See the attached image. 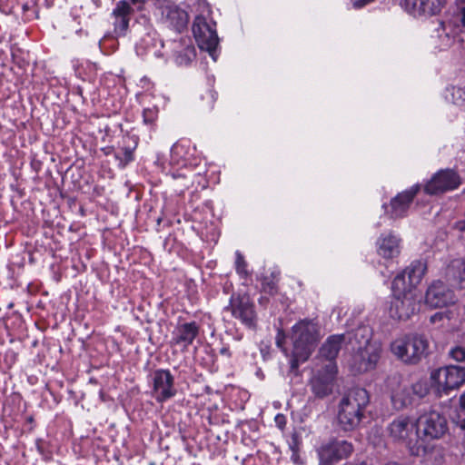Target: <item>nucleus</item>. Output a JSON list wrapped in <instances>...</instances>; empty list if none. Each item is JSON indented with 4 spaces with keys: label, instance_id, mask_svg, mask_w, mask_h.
<instances>
[{
    "label": "nucleus",
    "instance_id": "1",
    "mask_svg": "<svg viewBox=\"0 0 465 465\" xmlns=\"http://www.w3.org/2000/svg\"><path fill=\"white\" fill-rule=\"evenodd\" d=\"M320 333L317 323L312 320H301L292 327L293 342L291 369L295 371L301 363L305 362L314 351L319 341Z\"/></svg>",
    "mask_w": 465,
    "mask_h": 465
},
{
    "label": "nucleus",
    "instance_id": "2",
    "mask_svg": "<svg viewBox=\"0 0 465 465\" xmlns=\"http://www.w3.org/2000/svg\"><path fill=\"white\" fill-rule=\"evenodd\" d=\"M371 333L368 327L358 328L354 339L359 346L349 361V367L354 374L373 370L381 357V346L371 341Z\"/></svg>",
    "mask_w": 465,
    "mask_h": 465
},
{
    "label": "nucleus",
    "instance_id": "3",
    "mask_svg": "<svg viewBox=\"0 0 465 465\" xmlns=\"http://www.w3.org/2000/svg\"><path fill=\"white\" fill-rule=\"evenodd\" d=\"M369 401V393L362 388H353L343 395L338 411V422L343 430H351L360 424Z\"/></svg>",
    "mask_w": 465,
    "mask_h": 465
},
{
    "label": "nucleus",
    "instance_id": "4",
    "mask_svg": "<svg viewBox=\"0 0 465 465\" xmlns=\"http://www.w3.org/2000/svg\"><path fill=\"white\" fill-rule=\"evenodd\" d=\"M429 343L427 339L417 333L404 334L391 343V353L400 361L415 364L425 355Z\"/></svg>",
    "mask_w": 465,
    "mask_h": 465
},
{
    "label": "nucleus",
    "instance_id": "5",
    "mask_svg": "<svg viewBox=\"0 0 465 465\" xmlns=\"http://www.w3.org/2000/svg\"><path fill=\"white\" fill-rule=\"evenodd\" d=\"M193 33L199 48L206 51L215 62L219 45L216 23L203 15H197L193 25Z\"/></svg>",
    "mask_w": 465,
    "mask_h": 465
},
{
    "label": "nucleus",
    "instance_id": "6",
    "mask_svg": "<svg viewBox=\"0 0 465 465\" xmlns=\"http://www.w3.org/2000/svg\"><path fill=\"white\" fill-rule=\"evenodd\" d=\"M430 379L437 385L440 396L449 395L465 384V367L448 365L439 368L430 373Z\"/></svg>",
    "mask_w": 465,
    "mask_h": 465
},
{
    "label": "nucleus",
    "instance_id": "7",
    "mask_svg": "<svg viewBox=\"0 0 465 465\" xmlns=\"http://www.w3.org/2000/svg\"><path fill=\"white\" fill-rule=\"evenodd\" d=\"M151 395L159 403L173 398L177 393L174 377L169 370H155L151 375Z\"/></svg>",
    "mask_w": 465,
    "mask_h": 465
},
{
    "label": "nucleus",
    "instance_id": "8",
    "mask_svg": "<svg viewBox=\"0 0 465 465\" xmlns=\"http://www.w3.org/2000/svg\"><path fill=\"white\" fill-rule=\"evenodd\" d=\"M460 183V177L454 170H440L426 183L424 191L430 195L440 194L457 189Z\"/></svg>",
    "mask_w": 465,
    "mask_h": 465
},
{
    "label": "nucleus",
    "instance_id": "9",
    "mask_svg": "<svg viewBox=\"0 0 465 465\" xmlns=\"http://www.w3.org/2000/svg\"><path fill=\"white\" fill-rule=\"evenodd\" d=\"M353 451V446L347 440H332L318 449L320 465H333L347 459Z\"/></svg>",
    "mask_w": 465,
    "mask_h": 465
},
{
    "label": "nucleus",
    "instance_id": "10",
    "mask_svg": "<svg viewBox=\"0 0 465 465\" xmlns=\"http://www.w3.org/2000/svg\"><path fill=\"white\" fill-rule=\"evenodd\" d=\"M420 295L407 292L406 295H392L389 307V315L393 320L405 321L418 310Z\"/></svg>",
    "mask_w": 465,
    "mask_h": 465
},
{
    "label": "nucleus",
    "instance_id": "11",
    "mask_svg": "<svg viewBox=\"0 0 465 465\" xmlns=\"http://www.w3.org/2000/svg\"><path fill=\"white\" fill-rule=\"evenodd\" d=\"M232 315L240 320L248 328H254L256 325V313L254 305L246 295H232L229 305L225 308Z\"/></svg>",
    "mask_w": 465,
    "mask_h": 465
},
{
    "label": "nucleus",
    "instance_id": "12",
    "mask_svg": "<svg viewBox=\"0 0 465 465\" xmlns=\"http://www.w3.org/2000/svg\"><path fill=\"white\" fill-rule=\"evenodd\" d=\"M456 295L443 282L434 281L427 289L425 302L431 308H441L455 304Z\"/></svg>",
    "mask_w": 465,
    "mask_h": 465
},
{
    "label": "nucleus",
    "instance_id": "13",
    "mask_svg": "<svg viewBox=\"0 0 465 465\" xmlns=\"http://www.w3.org/2000/svg\"><path fill=\"white\" fill-rule=\"evenodd\" d=\"M418 430L431 439L441 437L447 430L446 419L438 411H430L420 416L416 422Z\"/></svg>",
    "mask_w": 465,
    "mask_h": 465
},
{
    "label": "nucleus",
    "instance_id": "14",
    "mask_svg": "<svg viewBox=\"0 0 465 465\" xmlns=\"http://www.w3.org/2000/svg\"><path fill=\"white\" fill-rule=\"evenodd\" d=\"M387 387L391 390V402L396 410H401L415 403L409 384L402 383L400 375L394 374L388 377Z\"/></svg>",
    "mask_w": 465,
    "mask_h": 465
},
{
    "label": "nucleus",
    "instance_id": "15",
    "mask_svg": "<svg viewBox=\"0 0 465 465\" xmlns=\"http://www.w3.org/2000/svg\"><path fill=\"white\" fill-rule=\"evenodd\" d=\"M200 333V325L196 322L177 324L172 332L171 344L187 350Z\"/></svg>",
    "mask_w": 465,
    "mask_h": 465
},
{
    "label": "nucleus",
    "instance_id": "16",
    "mask_svg": "<svg viewBox=\"0 0 465 465\" xmlns=\"http://www.w3.org/2000/svg\"><path fill=\"white\" fill-rule=\"evenodd\" d=\"M94 120L97 122L94 124L91 123L92 125L96 124L97 131H93L92 135L94 138V151L97 153L98 150L103 152L105 155L110 154L114 149L108 144L112 143L113 134L112 130L109 126L108 118L95 117Z\"/></svg>",
    "mask_w": 465,
    "mask_h": 465
},
{
    "label": "nucleus",
    "instance_id": "17",
    "mask_svg": "<svg viewBox=\"0 0 465 465\" xmlns=\"http://www.w3.org/2000/svg\"><path fill=\"white\" fill-rule=\"evenodd\" d=\"M172 58L179 66L189 65L196 57L195 48L188 37H181L170 43Z\"/></svg>",
    "mask_w": 465,
    "mask_h": 465
},
{
    "label": "nucleus",
    "instance_id": "18",
    "mask_svg": "<svg viewBox=\"0 0 465 465\" xmlns=\"http://www.w3.org/2000/svg\"><path fill=\"white\" fill-rule=\"evenodd\" d=\"M401 237L393 232L381 233L376 241L377 253L386 259L391 260L398 257L401 253Z\"/></svg>",
    "mask_w": 465,
    "mask_h": 465
},
{
    "label": "nucleus",
    "instance_id": "19",
    "mask_svg": "<svg viewBox=\"0 0 465 465\" xmlns=\"http://www.w3.org/2000/svg\"><path fill=\"white\" fill-rule=\"evenodd\" d=\"M446 0H405L404 6L413 16H431L439 14Z\"/></svg>",
    "mask_w": 465,
    "mask_h": 465
},
{
    "label": "nucleus",
    "instance_id": "20",
    "mask_svg": "<svg viewBox=\"0 0 465 465\" xmlns=\"http://www.w3.org/2000/svg\"><path fill=\"white\" fill-rule=\"evenodd\" d=\"M420 191V185L414 184L410 189L398 193L391 199V210L388 213L392 218H401L406 215L415 195Z\"/></svg>",
    "mask_w": 465,
    "mask_h": 465
},
{
    "label": "nucleus",
    "instance_id": "21",
    "mask_svg": "<svg viewBox=\"0 0 465 465\" xmlns=\"http://www.w3.org/2000/svg\"><path fill=\"white\" fill-rule=\"evenodd\" d=\"M416 423L407 416H401L395 419L388 428L390 436L394 440L406 441L416 435Z\"/></svg>",
    "mask_w": 465,
    "mask_h": 465
},
{
    "label": "nucleus",
    "instance_id": "22",
    "mask_svg": "<svg viewBox=\"0 0 465 465\" xmlns=\"http://www.w3.org/2000/svg\"><path fill=\"white\" fill-rule=\"evenodd\" d=\"M132 7L130 3L126 0H123L117 3L115 8L113 11L114 17V34L117 36L124 35L127 32Z\"/></svg>",
    "mask_w": 465,
    "mask_h": 465
},
{
    "label": "nucleus",
    "instance_id": "23",
    "mask_svg": "<svg viewBox=\"0 0 465 465\" xmlns=\"http://www.w3.org/2000/svg\"><path fill=\"white\" fill-rule=\"evenodd\" d=\"M343 341L344 335L342 334L330 336L320 349V356L329 361L326 369H331V372L336 371L333 360L337 357Z\"/></svg>",
    "mask_w": 465,
    "mask_h": 465
},
{
    "label": "nucleus",
    "instance_id": "24",
    "mask_svg": "<svg viewBox=\"0 0 465 465\" xmlns=\"http://www.w3.org/2000/svg\"><path fill=\"white\" fill-rule=\"evenodd\" d=\"M191 143L187 140L176 142L171 148L170 163L173 166L185 167L193 154Z\"/></svg>",
    "mask_w": 465,
    "mask_h": 465
},
{
    "label": "nucleus",
    "instance_id": "25",
    "mask_svg": "<svg viewBox=\"0 0 465 465\" xmlns=\"http://www.w3.org/2000/svg\"><path fill=\"white\" fill-rule=\"evenodd\" d=\"M446 277L458 289H465V259L452 260L447 267Z\"/></svg>",
    "mask_w": 465,
    "mask_h": 465
},
{
    "label": "nucleus",
    "instance_id": "26",
    "mask_svg": "<svg viewBox=\"0 0 465 465\" xmlns=\"http://www.w3.org/2000/svg\"><path fill=\"white\" fill-rule=\"evenodd\" d=\"M327 370V375L322 377L320 375L314 376L311 381L312 391L315 396L323 398L329 395L332 391V380L336 371H331V369Z\"/></svg>",
    "mask_w": 465,
    "mask_h": 465
},
{
    "label": "nucleus",
    "instance_id": "27",
    "mask_svg": "<svg viewBox=\"0 0 465 465\" xmlns=\"http://www.w3.org/2000/svg\"><path fill=\"white\" fill-rule=\"evenodd\" d=\"M163 14L165 15L166 22L176 31L180 32L186 27L189 17L188 14L184 10L178 6L172 5L167 6Z\"/></svg>",
    "mask_w": 465,
    "mask_h": 465
},
{
    "label": "nucleus",
    "instance_id": "28",
    "mask_svg": "<svg viewBox=\"0 0 465 465\" xmlns=\"http://www.w3.org/2000/svg\"><path fill=\"white\" fill-rule=\"evenodd\" d=\"M137 144L138 142L135 136L126 135L123 137L122 153L114 154V158L118 162V167L124 168L129 163L134 161V152Z\"/></svg>",
    "mask_w": 465,
    "mask_h": 465
},
{
    "label": "nucleus",
    "instance_id": "29",
    "mask_svg": "<svg viewBox=\"0 0 465 465\" xmlns=\"http://www.w3.org/2000/svg\"><path fill=\"white\" fill-rule=\"evenodd\" d=\"M427 272V264L421 260H415L407 266L403 272L410 281L411 287H417L422 281Z\"/></svg>",
    "mask_w": 465,
    "mask_h": 465
},
{
    "label": "nucleus",
    "instance_id": "30",
    "mask_svg": "<svg viewBox=\"0 0 465 465\" xmlns=\"http://www.w3.org/2000/svg\"><path fill=\"white\" fill-rule=\"evenodd\" d=\"M407 275L402 272L398 273L392 281L391 291L392 295H406L407 292H411L413 295H420L416 287H411L410 281H406Z\"/></svg>",
    "mask_w": 465,
    "mask_h": 465
},
{
    "label": "nucleus",
    "instance_id": "31",
    "mask_svg": "<svg viewBox=\"0 0 465 465\" xmlns=\"http://www.w3.org/2000/svg\"><path fill=\"white\" fill-rule=\"evenodd\" d=\"M409 386L414 402L424 398L429 393V385L426 380H419Z\"/></svg>",
    "mask_w": 465,
    "mask_h": 465
},
{
    "label": "nucleus",
    "instance_id": "32",
    "mask_svg": "<svg viewBox=\"0 0 465 465\" xmlns=\"http://www.w3.org/2000/svg\"><path fill=\"white\" fill-rule=\"evenodd\" d=\"M446 99L454 104H460L465 101V90L456 86L448 87Z\"/></svg>",
    "mask_w": 465,
    "mask_h": 465
},
{
    "label": "nucleus",
    "instance_id": "33",
    "mask_svg": "<svg viewBox=\"0 0 465 465\" xmlns=\"http://www.w3.org/2000/svg\"><path fill=\"white\" fill-rule=\"evenodd\" d=\"M449 357L457 361L462 362L465 361V348L460 345H456L449 351Z\"/></svg>",
    "mask_w": 465,
    "mask_h": 465
},
{
    "label": "nucleus",
    "instance_id": "34",
    "mask_svg": "<svg viewBox=\"0 0 465 465\" xmlns=\"http://www.w3.org/2000/svg\"><path fill=\"white\" fill-rule=\"evenodd\" d=\"M157 114H158L157 109L154 107L143 109V123L145 124H153L157 118Z\"/></svg>",
    "mask_w": 465,
    "mask_h": 465
},
{
    "label": "nucleus",
    "instance_id": "35",
    "mask_svg": "<svg viewBox=\"0 0 465 465\" xmlns=\"http://www.w3.org/2000/svg\"><path fill=\"white\" fill-rule=\"evenodd\" d=\"M235 266L236 271L239 274L247 275L246 262L244 261L243 256L238 251L236 252Z\"/></svg>",
    "mask_w": 465,
    "mask_h": 465
},
{
    "label": "nucleus",
    "instance_id": "36",
    "mask_svg": "<svg viewBox=\"0 0 465 465\" xmlns=\"http://www.w3.org/2000/svg\"><path fill=\"white\" fill-rule=\"evenodd\" d=\"M17 361V354L12 351L8 350L4 354V362L8 368H11Z\"/></svg>",
    "mask_w": 465,
    "mask_h": 465
},
{
    "label": "nucleus",
    "instance_id": "37",
    "mask_svg": "<svg viewBox=\"0 0 465 465\" xmlns=\"http://www.w3.org/2000/svg\"><path fill=\"white\" fill-rule=\"evenodd\" d=\"M452 421L462 430H465V417L461 418L459 414L451 417Z\"/></svg>",
    "mask_w": 465,
    "mask_h": 465
},
{
    "label": "nucleus",
    "instance_id": "38",
    "mask_svg": "<svg viewBox=\"0 0 465 465\" xmlns=\"http://www.w3.org/2000/svg\"><path fill=\"white\" fill-rule=\"evenodd\" d=\"M445 315L448 317V319H450V316L447 315L445 312H436L430 317V322L435 323L439 321H441Z\"/></svg>",
    "mask_w": 465,
    "mask_h": 465
},
{
    "label": "nucleus",
    "instance_id": "39",
    "mask_svg": "<svg viewBox=\"0 0 465 465\" xmlns=\"http://www.w3.org/2000/svg\"><path fill=\"white\" fill-rule=\"evenodd\" d=\"M263 288L265 291H268L272 294L275 292V285L273 282L263 284Z\"/></svg>",
    "mask_w": 465,
    "mask_h": 465
},
{
    "label": "nucleus",
    "instance_id": "40",
    "mask_svg": "<svg viewBox=\"0 0 465 465\" xmlns=\"http://www.w3.org/2000/svg\"><path fill=\"white\" fill-rule=\"evenodd\" d=\"M455 228L458 229L460 232L465 231V219L461 220V221H458L455 223Z\"/></svg>",
    "mask_w": 465,
    "mask_h": 465
},
{
    "label": "nucleus",
    "instance_id": "41",
    "mask_svg": "<svg viewBox=\"0 0 465 465\" xmlns=\"http://www.w3.org/2000/svg\"><path fill=\"white\" fill-rule=\"evenodd\" d=\"M131 4L134 5L137 9H140L142 5L145 2V0H130Z\"/></svg>",
    "mask_w": 465,
    "mask_h": 465
},
{
    "label": "nucleus",
    "instance_id": "42",
    "mask_svg": "<svg viewBox=\"0 0 465 465\" xmlns=\"http://www.w3.org/2000/svg\"><path fill=\"white\" fill-rule=\"evenodd\" d=\"M460 23H461L462 27L465 30V7H462L460 9Z\"/></svg>",
    "mask_w": 465,
    "mask_h": 465
},
{
    "label": "nucleus",
    "instance_id": "43",
    "mask_svg": "<svg viewBox=\"0 0 465 465\" xmlns=\"http://www.w3.org/2000/svg\"><path fill=\"white\" fill-rule=\"evenodd\" d=\"M460 406L465 411V391L460 397Z\"/></svg>",
    "mask_w": 465,
    "mask_h": 465
},
{
    "label": "nucleus",
    "instance_id": "44",
    "mask_svg": "<svg viewBox=\"0 0 465 465\" xmlns=\"http://www.w3.org/2000/svg\"><path fill=\"white\" fill-rule=\"evenodd\" d=\"M220 353L223 354V355H226V356H230L231 355L229 348H227V347L222 348L221 351H220Z\"/></svg>",
    "mask_w": 465,
    "mask_h": 465
},
{
    "label": "nucleus",
    "instance_id": "45",
    "mask_svg": "<svg viewBox=\"0 0 465 465\" xmlns=\"http://www.w3.org/2000/svg\"><path fill=\"white\" fill-rule=\"evenodd\" d=\"M172 175H173V177L174 179H176V178H180V177H184V178L186 177V174H185V173H179V172H177V173H173V174H172Z\"/></svg>",
    "mask_w": 465,
    "mask_h": 465
},
{
    "label": "nucleus",
    "instance_id": "46",
    "mask_svg": "<svg viewBox=\"0 0 465 465\" xmlns=\"http://www.w3.org/2000/svg\"><path fill=\"white\" fill-rule=\"evenodd\" d=\"M80 176V181H78L79 186L87 184V179H85L84 176Z\"/></svg>",
    "mask_w": 465,
    "mask_h": 465
},
{
    "label": "nucleus",
    "instance_id": "47",
    "mask_svg": "<svg viewBox=\"0 0 465 465\" xmlns=\"http://www.w3.org/2000/svg\"><path fill=\"white\" fill-rule=\"evenodd\" d=\"M276 343L279 347H282V340L279 337L277 338Z\"/></svg>",
    "mask_w": 465,
    "mask_h": 465
},
{
    "label": "nucleus",
    "instance_id": "48",
    "mask_svg": "<svg viewBox=\"0 0 465 465\" xmlns=\"http://www.w3.org/2000/svg\"><path fill=\"white\" fill-rule=\"evenodd\" d=\"M74 71H75V73H76L77 74H79V76H80V75H81V73H80V72H78V67H76V65H75V64H74Z\"/></svg>",
    "mask_w": 465,
    "mask_h": 465
},
{
    "label": "nucleus",
    "instance_id": "49",
    "mask_svg": "<svg viewBox=\"0 0 465 465\" xmlns=\"http://www.w3.org/2000/svg\"><path fill=\"white\" fill-rule=\"evenodd\" d=\"M386 465H400V464L397 462H388Z\"/></svg>",
    "mask_w": 465,
    "mask_h": 465
},
{
    "label": "nucleus",
    "instance_id": "50",
    "mask_svg": "<svg viewBox=\"0 0 465 465\" xmlns=\"http://www.w3.org/2000/svg\"><path fill=\"white\" fill-rule=\"evenodd\" d=\"M27 9H28V5H23V10H24V11H26Z\"/></svg>",
    "mask_w": 465,
    "mask_h": 465
}]
</instances>
